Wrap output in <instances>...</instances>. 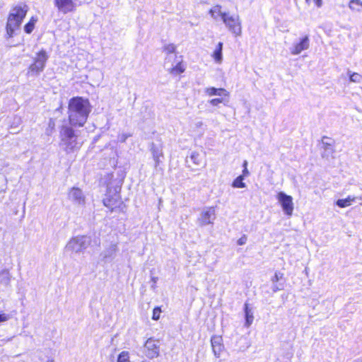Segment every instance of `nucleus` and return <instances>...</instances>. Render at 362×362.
I'll use <instances>...</instances> for the list:
<instances>
[{
	"label": "nucleus",
	"instance_id": "21",
	"mask_svg": "<svg viewBox=\"0 0 362 362\" xmlns=\"http://www.w3.org/2000/svg\"><path fill=\"white\" fill-rule=\"evenodd\" d=\"M151 150L155 162V167L157 168L161 162L160 158L163 156L162 148L152 144Z\"/></svg>",
	"mask_w": 362,
	"mask_h": 362
},
{
	"label": "nucleus",
	"instance_id": "34",
	"mask_svg": "<svg viewBox=\"0 0 362 362\" xmlns=\"http://www.w3.org/2000/svg\"><path fill=\"white\" fill-rule=\"evenodd\" d=\"M11 318V315L7 313H0V323L8 321Z\"/></svg>",
	"mask_w": 362,
	"mask_h": 362
},
{
	"label": "nucleus",
	"instance_id": "27",
	"mask_svg": "<svg viewBox=\"0 0 362 362\" xmlns=\"http://www.w3.org/2000/svg\"><path fill=\"white\" fill-rule=\"evenodd\" d=\"M349 8L354 12H362V1L361 0H350Z\"/></svg>",
	"mask_w": 362,
	"mask_h": 362
},
{
	"label": "nucleus",
	"instance_id": "12",
	"mask_svg": "<svg viewBox=\"0 0 362 362\" xmlns=\"http://www.w3.org/2000/svg\"><path fill=\"white\" fill-rule=\"evenodd\" d=\"M146 355L149 358H154L159 356L158 341L150 338L145 344Z\"/></svg>",
	"mask_w": 362,
	"mask_h": 362
},
{
	"label": "nucleus",
	"instance_id": "16",
	"mask_svg": "<svg viewBox=\"0 0 362 362\" xmlns=\"http://www.w3.org/2000/svg\"><path fill=\"white\" fill-rule=\"evenodd\" d=\"M310 47V40L308 35L303 37L298 42L293 45L291 47V53L293 55L299 54L301 52L306 50Z\"/></svg>",
	"mask_w": 362,
	"mask_h": 362
},
{
	"label": "nucleus",
	"instance_id": "4",
	"mask_svg": "<svg viewBox=\"0 0 362 362\" xmlns=\"http://www.w3.org/2000/svg\"><path fill=\"white\" fill-rule=\"evenodd\" d=\"M119 189V187H116L112 192L110 187L107 185V194L103 199V204L112 211H117V209L122 211L123 209L124 204L121 200Z\"/></svg>",
	"mask_w": 362,
	"mask_h": 362
},
{
	"label": "nucleus",
	"instance_id": "19",
	"mask_svg": "<svg viewBox=\"0 0 362 362\" xmlns=\"http://www.w3.org/2000/svg\"><path fill=\"white\" fill-rule=\"evenodd\" d=\"M204 93L209 96L218 95L229 98L230 93L225 88H216L215 87H207L204 90Z\"/></svg>",
	"mask_w": 362,
	"mask_h": 362
},
{
	"label": "nucleus",
	"instance_id": "22",
	"mask_svg": "<svg viewBox=\"0 0 362 362\" xmlns=\"http://www.w3.org/2000/svg\"><path fill=\"white\" fill-rule=\"evenodd\" d=\"M356 199L362 200V197L348 196L346 199H340L336 202V204L340 208H345L351 205Z\"/></svg>",
	"mask_w": 362,
	"mask_h": 362
},
{
	"label": "nucleus",
	"instance_id": "37",
	"mask_svg": "<svg viewBox=\"0 0 362 362\" xmlns=\"http://www.w3.org/2000/svg\"><path fill=\"white\" fill-rule=\"evenodd\" d=\"M246 242H247V238H246V236L244 235L238 240L237 243L238 245H243L246 243Z\"/></svg>",
	"mask_w": 362,
	"mask_h": 362
},
{
	"label": "nucleus",
	"instance_id": "45",
	"mask_svg": "<svg viewBox=\"0 0 362 362\" xmlns=\"http://www.w3.org/2000/svg\"><path fill=\"white\" fill-rule=\"evenodd\" d=\"M276 290H278V288H274V291H276Z\"/></svg>",
	"mask_w": 362,
	"mask_h": 362
},
{
	"label": "nucleus",
	"instance_id": "26",
	"mask_svg": "<svg viewBox=\"0 0 362 362\" xmlns=\"http://www.w3.org/2000/svg\"><path fill=\"white\" fill-rule=\"evenodd\" d=\"M229 102V98L225 96H221L220 98H216L211 99L208 101V103L212 106L218 107L219 104L223 103L224 105H228Z\"/></svg>",
	"mask_w": 362,
	"mask_h": 362
},
{
	"label": "nucleus",
	"instance_id": "43",
	"mask_svg": "<svg viewBox=\"0 0 362 362\" xmlns=\"http://www.w3.org/2000/svg\"><path fill=\"white\" fill-rule=\"evenodd\" d=\"M307 4H310V0H305Z\"/></svg>",
	"mask_w": 362,
	"mask_h": 362
},
{
	"label": "nucleus",
	"instance_id": "35",
	"mask_svg": "<svg viewBox=\"0 0 362 362\" xmlns=\"http://www.w3.org/2000/svg\"><path fill=\"white\" fill-rule=\"evenodd\" d=\"M283 274L279 272H276L274 276L272 277V281L274 282H277L280 279L282 278Z\"/></svg>",
	"mask_w": 362,
	"mask_h": 362
},
{
	"label": "nucleus",
	"instance_id": "40",
	"mask_svg": "<svg viewBox=\"0 0 362 362\" xmlns=\"http://www.w3.org/2000/svg\"><path fill=\"white\" fill-rule=\"evenodd\" d=\"M49 126L52 128H53L54 126V122L52 119L49 122Z\"/></svg>",
	"mask_w": 362,
	"mask_h": 362
},
{
	"label": "nucleus",
	"instance_id": "44",
	"mask_svg": "<svg viewBox=\"0 0 362 362\" xmlns=\"http://www.w3.org/2000/svg\"><path fill=\"white\" fill-rule=\"evenodd\" d=\"M152 280L156 282V279L155 278H153Z\"/></svg>",
	"mask_w": 362,
	"mask_h": 362
},
{
	"label": "nucleus",
	"instance_id": "7",
	"mask_svg": "<svg viewBox=\"0 0 362 362\" xmlns=\"http://www.w3.org/2000/svg\"><path fill=\"white\" fill-rule=\"evenodd\" d=\"M90 243V240L87 236H76L67 243L65 250L69 252L78 253L86 249Z\"/></svg>",
	"mask_w": 362,
	"mask_h": 362
},
{
	"label": "nucleus",
	"instance_id": "29",
	"mask_svg": "<svg viewBox=\"0 0 362 362\" xmlns=\"http://www.w3.org/2000/svg\"><path fill=\"white\" fill-rule=\"evenodd\" d=\"M36 20L33 17L30 21L25 25L24 30L26 33H31L34 29Z\"/></svg>",
	"mask_w": 362,
	"mask_h": 362
},
{
	"label": "nucleus",
	"instance_id": "23",
	"mask_svg": "<svg viewBox=\"0 0 362 362\" xmlns=\"http://www.w3.org/2000/svg\"><path fill=\"white\" fill-rule=\"evenodd\" d=\"M245 326L249 327L254 320L253 313L252 308L249 307L247 303L245 304Z\"/></svg>",
	"mask_w": 362,
	"mask_h": 362
},
{
	"label": "nucleus",
	"instance_id": "39",
	"mask_svg": "<svg viewBox=\"0 0 362 362\" xmlns=\"http://www.w3.org/2000/svg\"><path fill=\"white\" fill-rule=\"evenodd\" d=\"M317 7H321L322 4V0H314Z\"/></svg>",
	"mask_w": 362,
	"mask_h": 362
},
{
	"label": "nucleus",
	"instance_id": "10",
	"mask_svg": "<svg viewBox=\"0 0 362 362\" xmlns=\"http://www.w3.org/2000/svg\"><path fill=\"white\" fill-rule=\"evenodd\" d=\"M216 217L215 209L214 207H206L202 211L197 222L201 226L213 224Z\"/></svg>",
	"mask_w": 362,
	"mask_h": 362
},
{
	"label": "nucleus",
	"instance_id": "33",
	"mask_svg": "<svg viewBox=\"0 0 362 362\" xmlns=\"http://www.w3.org/2000/svg\"><path fill=\"white\" fill-rule=\"evenodd\" d=\"M161 313V309L159 307H156L153 310V316L152 319L154 320H158L160 318V315Z\"/></svg>",
	"mask_w": 362,
	"mask_h": 362
},
{
	"label": "nucleus",
	"instance_id": "5",
	"mask_svg": "<svg viewBox=\"0 0 362 362\" xmlns=\"http://www.w3.org/2000/svg\"><path fill=\"white\" fill-rule=\"evenodd\" d=\"M49 56L44 49L40 50L34 57V62L28 67V74L38 75L43 71Z\"/></svg>",
	"mask_w": 362,
	"mask_h": 362
},
{
	"label": "nucleus",
	"instance_id": "8",
	"mask_svg": "<svg viewBox=\"0 0 362 362\" xmlns=\"http://www.w3.org/2000/svg\"><path fill=\"white\" fill-rule=\"evenodd\" d=\"M276 199L280 204L284 213L288 216H292L294 208L292 197L287 195L284 192H280L278 193Z\"/></svg>",
	"mask_w": 362,
	"mask_h": 362
},
{
	"label": "nucleus",
	"instance_id": "15",
	"mask_svg": "<svg viewBox=\"0 0 362 362\" xmlns=\"http://www.w3.org/2000/svg\"><path fill=\"white\" fill-rule=\"evenodd\" d=\"M118 251V247L117 244L115 243H111L109 245L108 247H107L101 253L100 257L102 261L105 262H110L112 261L116 254Z\"/></svg>",
	"mask_w": 362,
	"mask_h": 362
},
{
	"label": "nucleus",
	"instance_id": "14",
	"mask_svg": "<svg viewBox=\"0 0 362 362\" xmlns=\"http://www.w3.org/2000/svg\"><path fill=\"white\" fill-rule=\"evenodd\" d=\"M68 197L69 199L73 202L75 204H85L86 197L82 190L78 187L71 188L68 193Z\"/></svg>",
	"mask_w": 362,
	"mask_h": 362
},
{
	"label": "nucleus",
	"instance_id": "24",
	"mask_svg": "<svg viewBox=\"0 0 362 362\" xmlns=\"http://www.w3.org/2000/svg\"><path fill=\"white\" fill-rule=\"evenodd\" d=\"M11 276L7 269H3L0 272V284L4 286H8L10 285Z\"/></svg>",
	"mask_w": 362,
	"mask_h": 362
},
{
	"label": "nucleus",
	"instance_id": "25",
	"mask_svg": "<svg viewBox=\"0 0 362 362\" xmlns=\"http://www.w3.org/2000/svg\"><path fill=\"white\" fill-rule=\"evenodd\" d=\"M224 13L225 12L221 11V6L219 5L214 6L209 10V13L214 20H218L220 17L223 21V16Z\"/></svg>",
	"mask_w": 362,
	"mask_h": 362
},
{
	"label": "nucleus",
	"instance_id": "3",
	"mask_svg": "<svg viewBox=\"0 0 362 362\" xmlns=\"http://www.w3.org/2000/svg\"><path fill=\"white\" fill-rule=\"evenodd\" d=\"M60 146L66 153L78 151L81 144L78 141V136L73 128L68 125H62L59 131Z\"/></svg>",
	"mask_w": 362,
	"mask_h": 362
},
{
	"label": "nucleus",
	"instance_id": "11",
	"mask_svg": "<svg viewBox=\"0 0 362 362\" xmlns=\"http://www.w3.org/2000/svg\"><path fill=\"white\" fill-rule=\"evenodd\" d=\"M165 67L169 74L174 76L182 74L186 69V66L183 63L181 56L177 57L176 59H173L171 63H169Z\"/></svg>",
	"mask_w": 362,
	"mask_h": 362
},
{
	"label": "nucleus",
	"instance_id": "30",
	"mask_svg": "<svg viewBox=\"0 0 362 362\" xmlns=\"http://www.w3.org/2000/svg\"><path fill=\"white\" fill-rule=\"evenodd\" d=\"M117 362H130L129 353L127 351H122L118 356Z\"/></svg>",
	"mask_w": 362,
	"mask_h": 362
},
{
	"label": "nucleus",
	"instance_id": "46",
	"mask_svg": "<svg viewBox=\"0 0 362 362\" xmlns=\"http://www.w3.org/2000/svg\"><path fill=\"white\" fill-rule=\"evenodd\" d=\"M276 290H278V288H274V291H276Z\"/></svg>",
	"mask_w": 362,
	"mask_h": 362
},
{
	"label": "nucleus",
	"instance_id": "17",
	"mask_svg": "<svg viewBox=\"0 0 362 362\" xmlns=\"http://www.w3.org/2000/svg\"><path fill=\"white\" fill-rule=\"evenodd\" d=\"M54 4L64 14L72 11L75 7L73 0H54Z\"/></svg>",
	"mask_w": 362,
	"mask_h": 362
},
{
	"label": "nucleus",
	"instance_id": "28",
	"mask_svg": "<svg viewBox=\"0 0 362 362\" xmlns=\"http://www.w3.org/2000/svg\"><path fill=\"white\" fill-rule=\"evenodd\" d=\"M243 180L244 178L241 176H238V177H236L233 183H232V186L233 187H235V188H244L246 187V185L245 182H243Z\"/></svg>",
	"mask_w": 362,
	"mask_h": 362
},
{
	"label": "nucleus",
	"instance_id": "2",
	"mask_svg": "<svg viewBox=\"0 0 362 362\" xmlns=\"http://www.w3.org/2000/svg\"><path fill=\"white\" fill-rule=\"evenodd\" d=\"M27 12L26 5H18L11 9L6 26V37H13L16 35Z\"/></svg>",
	"mask_w": 362,
	"mask_h": 362
},
{
	"label": "nucleus",
	"instance_id": "31",
	"mask_svg": "<svg viewBox=\"0 0 362 362\" xmlns=\"http://www.w3.org/2000/svg\"><path fill=\"white\" fill-rule=\"evenodd\" d=\"M190 159L197 165H199L202 163L200 154L197 152H192L190 156Z\"/></svg>",
	"mask_w": 362,
	"mask_h": 362
},
{
	"label": "nucleus",
	"instance_id": "41",
	"mask_svg": "<svg viewBox=\"0 0 362 362\" xmlns=\"http://www.w3.org/2000/svg\"><path fill=\"white\" fill-rule=\"evenodd\" d=\"M247 160H245V161L243 162V168H245V167H247Z\"/></svg>",
	"mask_w": 362,
	"mask_h": 362
},
{
	"label": "nucleus",
	"instance_id": "36",
	"mask_svg": "<svg viewBox=\"0 0 362 362\" xmlns=\"http://www.w3.org/2000/svg\"><path fill=\"white\" fill-rule=\"evenodd\" d=\"M129 136V135H127L126 134H121L118 136V141L122 143L125 142Z\"/></svg>",
	"mask_w": 362,
	"mask_h": 362
},
{
	"label": "nucleus",
	"instance_id": "47",
	"mask_svg": "<svg viewBox=\"0 0 362 362\" xmlns=\"http://www.w3.org/2000/svg\"><path fill=\"white\" fill-rule=\"evenodd\" d=\"M142 362H146V361H142Z\"/></svg>",
	"mask_w": 362,
	"mask_h": 362
},
{
	"label": "nucleus",
	"instance_id": "18",
	"mask_svg": "<svg viewBox=\"0 0 362 362\" xmlns=\"http://www.w3.org/2000/svg\"><path fill=\"white\" fill-rule=\"evenodd\" d=\"M163 50L167 54L164 62V66H167L169 63H171L173 59L177 58V54H173L175 52L176 46L174 44H168L163 47Z\"/></svg>",
	"mask_w": 362,
	"mask_h": 362
},
{
	"label": "nucleus",
	"instance_id": "9",
	"mask_svg": "<svg viewBox=\"0 0 362 362\" xmlns=\"http://www.w3.org/2000/svg\"><path fill=\"white\" fill-rule=\"evenodd\" d=\"M322 146L323 148L322 157L327 160L334 159L335 153L334 141L332 138L323 136L322 138Z\"/></svg>",
	"mask_w": 362,
	"mask_h": 362
},
{
	"label": "nucleus",
	"instance_id": "42",
	"mask_svg": "<svg viewBox=\"0 0 362 362\" xmlns=\"http://www.w3.org/2000/svg\"><path fill=\"white\" fill-rule=\"evenodd\" d=\"M46 362H55V361L54 359L49 358V359L47 360Z\"/></svg>",
	"mask_w": 362,
	"mask_h": 362
},
{
	"label": "nucleus",
	"instance_id": "6",
	"mask_svg": "<svg viewBox=\"0 0 362 362\" xmlns=\"http://www.w3.org/2000/svg\"><path fill=\"white\" fill-rule=\"evenodd\" d=\"M228 30L235 36H240L242 33V25L240 16L237 14L230 15L229 13H224L223 21Z\"/></svg>",
	"mask_w": 362,
	"mask_h": 362
},
{
	"label": "nucleus",
	"instance_id": "13",
	"mask_svg": "<svg viewBox=\"0 0 362 362\" xmlns=\"http://www.w3.org/2000/svg\"><path fill=\"white\" fill-rule=\"evenodd\" d=\"M211 345L214 355L216 358H219L225 350L222 337L219 335L212 336L211 338Z\"/></svg>",
	"mask_w": 362,
	"mask_h": 362
},
{
	"label": "nucleus",
	"instance_id": "32",
	"mask_svg": "<svg viewBox=\"0 0 362 362\" xmlns=\"http://www.w3.org/2000/svg\"><path fill=\"white\" fill-rule=\"evenodd\" d=\"M348 74L351 82L360 83L362 79L361 75L358 73H351V71H349Z\"/></svg>",
	"mask_w": 362,
	"mask_h": 362
},
{
	"label": "nucleus",
	"instance_id": "1",
	"mask_svg": "<svg viewBox=\"0 0 362 362\" xmlns=\"http://www.w3.org/2000/svg\"><path fill=\"white\" fill-rule=\"evenodd\" d=\"M68 109L70 124L80 127L86 122L91 111V106L88 100L81 97H74L69 102Z\"/></svg>",
	"mask_w": 362,
	"mask_h": 362
},
{
	"label": "nucleus",
	"instance_id": "20",
	"mask_svg": "<svg viewBox=\"0 0 362 362\" xmlns=\"http://www.w3.org/2000/svg\"><path fill=\"white\" fill-rule=\"evenodd\" d=\"M223 42H219L211 54L214 62L218 64H221L223 62Z\"/></svg>",
	"mask_w": 362,
	"mask_h": 362
},
{
	"label": "nucleus",
	"instance_id": "38",
	"mask_svg": "<svg viewBox=\"0 0 362 362\" xmlns=\"http://www.w3.org/2000/svg\"><path fill=\"white\" fill-rule=\"evenodd\" d=\"M249 174H250V173L247 170V168L245 167V168H243V173L240 176L243 177L245 179V177H247L249 175Z\"/></svg>",
	"mask_w": 362,
	"mask_h": 362
}]
</instances>
